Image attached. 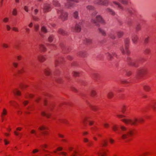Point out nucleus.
<instances>
[{
  "mask_svg": "<svg viewBox=\"0 0 156 156\" xmlns=\"http://www.w3.org/2000/svg\"><path fill=\"white\" fill-rule=\"evenodd\" d=\"M151 153L150 152H144L142 154L140 155L139 156H147L150 155Z\"/></svg>",
  "mask_w": 156,
  "mask_h": 156,
  "instance_id": "39",
  "label": "nucleus"
},
{
  "mask_svg": "<svg viewBox=\"0 0 156 156\" xmlns=\"http://www.w3.org/2000/svg\"><path fill=\"white\" fill-rule=\"evenodd\" d=\"M90 108L94 111H97L98 109V108L96 106L91 105L90 107Z\"/></svg>",
  "mask_w": 156,
  "mask_h": 156,
  "instance_id": "31",
  "label": "nucleus"
},
{
  "mask_svg": "<svg viewBox=\"0 0 156 156\" xmlns=\"http://www.w3.org/2000/svg\"><path fill=\"white\" fill-rule=\"evenodd\" d=\"M148 107H150L154 111H156V100L152 101L148 105Z\"/></svg>",
  "mask_w": 156,
  "mask_h": 156,
  "instance_id": "11",
  "label": "nucleus"
},
{
  "mask_svg": "<svg viewBox=\"0 0 156 156\" xmlns=\"http://www.w3.org/2000/svg\"><path fill=\"white\" fill-rule=\"evenodd\" d=\"M38 59L39 62H43L45 60V57L43 55H39L38 57Z\"/></svg>",
  "mask_w": 156,
  "mask_h": 156,
  "instance_id": "20",
  "label": "nucleus"
},
{
  "mask_svg": "<svg viewBox=\"0 0 156 156\" xmlns=\"http://www.w3.org/2000/svg\"><path fill=\"white\" fill-rule=\"evenodd\" d=\"M75 30L76 32H80L81 31V28L80 26L76 24L75 27Z\"/></svg>",
  "mask_w": 156,
  "mask_h": 156,
  "instance_id": "21",
  "label": "nucleus"
},
{
  "mask_svg": "<svg viewBox=\"0 0 156 156\" xmlns=\"http://www.w3.org/2000/svg\"><path fill=\"white\" fill-rule=\"evenodd\" d=\"M48 128L44 125L40 126L38 128V130L41 131L42 134L44 136H47L49 135V132L48 131Z\"/></svg>",
  "mask_w": 156,
  "mask_h": 156,
  "instance_id": "4",
  "label": "nucleus"
},
{
  "mask_svg": "<svg viewBox=\"0 0 156 156\" xmlns=\"http://www.w3.org/2000/svg\"><path fill=\"white\" fill-rule=\"evenodd\" d=\"M13 93L15 96H20L21 95V93L20 91L18 89L15 88L13 90Z\"/></svg>",
  "mask_w": 156,
  "mask_h": 156,
  "instance_id": "18",
  "label": "nucleus"
},
{
  "mask_svg": "<svg viewBox=\"0 0 156 156\" xmlns=\"http://www.w3.org/2000/svg\"><path fill=\"white\" fill-rule=\"evenodd\" d=\"M53 40V37L52 36H49L48 38V41L50 42H52Z\"/></svg>",
  "mask_w": 156,
  "mask_h": 156,
  "instance_id": "56",
  "label": "nucleus"
},
{
  "mask_svg": "<svg viewBox=\"0 0 156 156\" xmlns=\"http://www.w3.org/2000/svg\"><path fill=\"white\" fill-rule=\"evenodd\" d=\"M148 73L147 69L146 68H143L137 70L136 76L137 78L140 79L145 76Z\"/></svg>",
  "mask_w": 156,
  "mask_h": 156,
  "instance_id": "3",
  "label": "nucleus"
},
{
  "mask_svg": "<svg viewBox=\"0 0 156 156\" xmlns=\"http://www.w3.org/2000/svg\"><path fill=\"white\" fill-rule=\"evenodd\" d=\"M121 2L123 4H127L128 2L127 0H120Z\"/></svg>",
  "mask_w": 156,
  "mask_h": 156,
  "instance_id": "51",
  "label": "nucleus"
},
{
  "mask_svg": "<svg viewBox=\"0 0 156 156\" xmlns=\"http://www.w3.org/2000/svg\"><path fill=\"white\" fill-rule=\"evenodd\" d=\"M106 11L110 13V14L114 15H115V12L112 9L109 8H107L106 9Z\"/></svg>",
  "mask_w": 156,
  "mask_h": 156,
  "instance_id": "29",
  "label": "nucleus"
},
{
  "mask_svg": "<svg viewBox=\"0 0 156 156\" xmlns=\"http://www.w3.org/2000/svg\"><path fill=\"white\" fill-rule=\"evenodd\" d=\"M40 147L43 151H45L44 149L47 148L48 145L46 144H42L41 145Z\"/></svg>",
  "mask_w": 156,
  "mask_h": 156,
  "instance_id": "41",
  "label": "nucleus"
},
{
  "mask_svg": "<svg viewBox=\"0 0 156 156\" xmlns=\"http://www.w3.org/2000/svg\"><path fill=\"white\" fill-rule=\"evenodd\" d=\"M91 22L94 24H96L97 22H99L103 24H105L104 20L100 15H98L96 17V20L92 19Z\"/></svg>",
  "mask_w": 156,
  "mask_h": 156,
  "instance_id": "6",
  "label": "nucleus"
},
{
  "mask_svg": "<svg viewBox=\"0 0 156 156\" xmlns=\"http://www.w3.org/2000/svg\"><path fill=\"white\" fill-rule=\"evenodd\" d=\"M4 141L5 143V145H7V144H9V142L6 139H5L4 140Z\"/></svg>",
  "mask_w": 156,
  "mask_h": 156,
  "instance_id": "60",
  "label": "nucleus"
},
{
  "mask_svg": "<svg viewBox=\"0 0 156 156\" xmlns=\"http://www.w3.org/2000/svg\"><path fill=\"white\" fill-rule=\"evenodd\" d=\"M101 147H105L108 145V142L106 140H104L103 142L102 143Z\"/></svg>",
  "mask_w": 156,
  "mask_h": 156,
  "instance_id": "28",
  "label": "nucleus"
},
{
  "mask_svg": "<svg viewBox=\"0 0 156 156\" xmlns=\"http://www.w3.org/2000/svg\"><path fill=\"white\" fill-rule=\"evenodd\" d=\"M125 49L126 51V53L129 55L130 54L129 51L128 50L129 48V40L128 39H126L125 41Z\"/></svg>",
  "mask_w": 156,
  "mask_h": 156,
  "instance_id": "15",
  "label": "nucleus"
},
{
  "mask_svg": "<svg viewBox=\"0 0 156 156\" xmlns=\"http://www.w3.org/2000/svg\"><path fill=\"white\" fill-rule=\"evenodd\" d=\"M94 3L95 4H97L100 5H107L108 4V0H95L94 1Z\"/></svg>",
  "mask_w": 156,
  "mask_h": 156,
  "instance_id": "9",
  "label": "nucleus"
},
{
  "mask_svg": "<svg viewBox=\"0 0 156 156\" xmlns=\"http://www.w3.org/2000/svg\"><path fill=\"white\" fill-rule=\"evenodd\" d=\"M51 10V7L50 4H47L45 5L43 8V12L46 13L49 12Z\"/></svg>",
  "mask_w": 156,
  "mask_h": 156,
  "instance_id": "13",
  "label": "nucleus"
},
{
  "mask_svg": "<svg viewBox=\"0 0 156 156\" xmlns=\"http://www.w3.org/2000/svg\"><path fill=\"white\" fill-rule=\"evenodd\" d=\"M40 49L42 51H46V48L43 45H41L40 47Z\"/></svg>",
  "mask_w": 156,
  "mask_h": 156,
  "instance_id": "43",
  "label": "nucleus"
},
{
  "mask_svg": "<svg viewBox=\"0 0 156 156\" xmlns=\"http://www.w3.org/2000/svg\"><path fill=\"white\" fill-rule=\"evenodd\" d=\"M58 154L59 155H62L65 156H67L68 155V154L67 153L63 151L60 152Z\"/></svg>",
  "mask_w": 156,
  "mask_h": 156,
  "instance_id": "52",
  "label": "nucleus"
},
{
  "mask_svg": "<svg viewBox=\"0 0 156 156\" xmlns=\"http://www.w3.org/2000/svg\"><path fill=\"white\" fill-rule=\"evenodd\" d=\"M132 40L134 43H135L138 40V37L137 36H135L133 37L132 38Z\"/></svg>",
  "mask_w": 156,
  "mask_h": 156,
  "instance_id": "45",
  "label": "nucleus"
},
{
  "mask_svg": "<svg viewBox=\"0 0 156 156\" xmlns=\"http://www.w3.org/2000/svg\"><path fill=\"white\" fill-rule=\"evenodd\" d=\"M9 103L10 105L16 108H18L19 107L18 104L14 101H9Z\"/></svg>",
  "mask_w": 156,
  "mask_h": 156,
  "instance_id": "16",
  "label": "nucleus"
},
{
  "mask_svg": "<svg viewBox=\"0 0 156 156\" xmlns=\"http://www.w3.org/2000/svg\"><path fill=\"white\" fill-rule=\"evenodd\" d=\"M41 115L42 116H46L47 118H49L50 117V114H46L45 112H41Z\"/></svg>",
  "mask_w": 156,
  "mask_h": 156,
  "instance_id": "26",
  "label": "nucleus"
},
{
  "mask_svg": "<svg viewBox=\"0 0 156 156\" xmlns=\"http://www.w3.org/2000/svg\"><path fill=\"white\" fill-rule=\"evenodd\" d=\"M108 151L107 149L100 150L98 153V156H107Z\"/></svg>",
  "mask_w": 156,
  "mask_h": 156,
  "instance_id": "10",
  "label": "nucleus"
},
{
  "mask_svg": "<svg viewBox=\"0 0 156 156\" xmlns=\"http://www.w3.org/2000/svg\"><path fill=\"white\" fill-rule=\"evenodd\" d=\"M58 33L59 34L64 35L66 34L65 31L62 29H60L58 30Z\"/></svg>",
  "mask_w": 156,
  "mask_h": 156,
  "instance_id": "42",
  "label": "nucleus"
},
{
  "mask_svg": "<svg viewBox=\"0 0 156 156\" xmlns=\"http://www.w3.org/2000/svg\"><path fill=\"white\" fill-rule=\"evenodd\" d=\"M32 19L34 21H38L39 20V18L36 16H32Z\"/></svg>",
  "mask_w": 156,
  "mask_h": 156,
  "instance_id": "58",
  "label": "nucleus"
},
{
  "mask_svg": "<svg viewBox=\"0 0 156 156\" xmlns=\"http://www.w3.org/2000/svg\"><path fill=\"white\" fill-rule=\"evenodd\" d=\"M122 122L126 125H130L131 126H136L138 123L142 122H144V119L142 118L139 119L134 118L133 119H124L122 120Z\"/></svg>",
  "mask_w": 156,
  "mask_h": 156,
  "instance_id": "1",
  "label": "nucleus"
},
{
  "mask_svg": "<svg viewBox=\"0 0 156 156\" xmlns=\"http://www.w3.org/2000/svg\"><path fill=\"white\" fill-rule=\"evenodd\" d=\"M87 9L91 10L93 9L94 7L91 5H88L87 7Z\"/></svg>",
  "mask_w": 156,
  "mask_h": 156,
  "instance_id": "61",
  "label": "nucleus"
},
{
  "mask_svg": "<svg viewBox=\"0 0 156 156\" xmlns=\"http://www.w3.org/2000/svg\"><path fill=\"white\" fill-rule=\"evenodd\" d=\"M94 145V142L92 141L89 140L87 144V145L89 147H92Z\"/></svg>",
  "mask_w": 156,
  "mask_h": 156,
  "instance_id": "34",
  "label": "nucleus"
},
{
  "mask_svg": "<svg viewBox=\"0 0 156 156\" xmlns=\"http://www.w3.org/2000/svg\"><path fill=\"white\" fill-rule=\"evenodd\" d=\"M90 119V117H86L83 121V124L86 126L87 125V122H89V124L90 126L93 125L94 122V121H91L89 119Z\"/></svg>",
  "mask_w": 156,
  "mask_h": 156,
  "instance_id": "8",
  "label": "nucleus"
},
{
  "mask_svg": "<svg viewBox=\"0 0 156 156\" xmlns=\"http://www.w3.org/2000/svg\"><path fill=\"white\" fill-rule=\"evenodd\" d=\"M99 32L102 34V35L103 36H105L106 35V33L105 32V31L103 30H102L100 28H99Z\"/></svg>",
  "mask_w": 156,
  "mask_h": 156,
  "instance_id": "50",
  "label": "nucleus"
},
{
  "mask_svg": "<svg viewBox=\"0 0 156 156\" xmlns=\"http://www.w3.org/2000/svg\"><path fill=\"white\" fill-rule=\"evenodd\" d=\"M141 62V60L138 59L135 62H132L131 61L130 58H127V62L128 65L131 66H133L135 67H138L139 64Z\"/></svg>",
  "mask_w": 156,
  "mask_h": 156,
  "instance_id": "5",
  "label": "nucleus"
},
{
  "mask_svg": "<svg viewBox=\"0 0 156 156\" xmlns=\"http://www.w3.org/2000/svg\"><path fill=\"white\" fill-rule=\"evenodd\" d=\"M89 134V133L87 131H83L82 133V135L83 136H85L88 135Z\"/></svg>",
  "mask_w": 156,
  "mask_h": 156,
  "instance_id": "47",
  "label": "nucleus"
},
{
  "mask_svg": "<svg viewBox=\"0 0 156 156\" xmlns=\"http://www.w3.org/2000/svg\"><path fill=\"white\" fill-rule=\"evenodd\" d=\"M34 109V107L33 105H29L27 108V110L30 112L33 111Z\"/></svg>",
  "mask_w": 156,
  "mask_h": 156,
  "instance_id": "25",
  "label": "nucleus"
},
{
  "mask_svg": "<svg viewBox=\"0 0 156 156\" xmlns=\"http://www.w3.org/2000/svg\"><path fill=\"white\" fill-rule=\"evenodd\" d=\"M120 129H121V131L122 132L126 131L127 130V128L126 127H125L123 126H121L120 127Z\"/></svg>",
  "mask_w": 156,
  "mask_h": 156,
  "instance_id": "40",
  "label": "nucleus"
},
{
  "mask_svg": "<svg viewBox=\"0 0 156 156\" xmlns=\"http://www.w3.org/2000/svg\"><path fill=\"white\" fill-rule=\"evenodd\" d=\"M34 97V94L28 93L24 95L25 98L26 99L32 98Z\"/></svg>",
  "mask_w": 156,
  "mask_h": 156,
  "instance_id": "19",
  "label": "nucleus"
},
{
  "mask_svg": "<svg viewBox=\"0 0 156 156\" xmlns=\"http://www.w3.org/2000/svg\"><path fill=\"white\" fill-rule=\"evenodd\" d=\"M30 133L31 134H34L35 136H36L37 135L36 131L34 129H32L31 130Z\"/></svg>",
  "mask_w": 156,
  "mask_h": 156,
  "instance_id": "46",
  "label": "nucleus"
},
{
  "mask_svg": "<svg viewBox=\"0 0 156 156\" xmlns=\"http://www.w3.org/2000/svg\"><path fill=\"white\" fill-rule=\"evenodd\" d=\"M80 73H79L77 72H73V76L74 77H77L79 76Z\"/></svg>",
  "mask_w": 156,
  "mask_h": 156,
  "instance_id": "53",
  "label": "nucleus"
},
{
  "mask_svg": "<svg viewBox=\"0 0 156 156\" xmlns=\"http://www.w3.org/2000/svg\"><path fill=\"white\" fill-rule=\"evenodd\" d=\"M116 117L119 119H122L125 117V116L122 115H116Z\"/></svg>",
  "mask_w": 156,
  "mask_h": 156,
  "instance_id": "55",
  "label": "nucleus"
},
{
  "mask_svg": "<svg viewBox=\"0 0 156 156\" xmlns=\"http://www.w3.org/2000/svg\"><path fill=\"white\" fill-rule=\"evenodd\" d=\"M112 128L113 131L116 132L117 133L119 134L121 133L120 131H119V127L118 125H114L112 127Z\"/></svg>",
  "mask_w": 156,
  "mask_h": 156,
  "instance_id": "14",
  "label": "nucleus"
},
{
  "mask_svg": "<svg viewBox=\"0 0 156 156\" xmlns=\"http://www.w3.org/2000/svg\"><path fill=\"white\" fill-rule=\"evenodd\" d=\"M96 94V91L94 90H92L91 91V96L92 97L95 96Z\"/></svg>",
  "mask_w": 156,
  "mask_h": 156,
  "instance_id": "48",
  "label": "nucleus"
},
{
  "mask_svg": "<svg viewBox=\"0 0 156 156\" xmlns=\"http://www.w3.org/2000/svg\"><path fill=\"white\" fill-rule=\"evenodd\" d=\"M19 87L22 90L27 88L28 87V86L21 83L20 84Z\"/></svg>",
  "mask_w": 156,
  "mask_h": 156,
  "instance_id": "22",
  "label": "nucleus"
},
{
  "mask_svg": "<svg viewBox=\"0 0 156 156\" xmlns=\"http://www.w3.org/2000/svg\"><path fill=\"white\" fill-rule=\"evenodd\" d=\"M114 95V94L112 92H110L108 93L107 97L109 99H111L113 97Z\"/></svg>",
  "mask_w": 156,
  "mask_h": 156,
  "instance_id": "24",
  "label": "nucleus"
},
{
  "mask_svg": "<svg viewBox=\"0 0 156 156\" xmlns=\"http://www.w3.org/2000/svg\"><path fill=\"white\" fill-rule=\"evenodd\" d=\"M89 140V139L87 138H84L83 140V141L84 143H87L88 142Z\"/></svg>",
  "mask_w": 156,
  "mask_h": 156,
  "instance_id": "54",
  "label": "nucleus"
},
{
  "mask_svg": "<svg viewBox=\"0 0 156 156\" xmlns=\"http://www.w3.org/2000/svg\"><path fill=\"white\" fill-rule=\"evenodd\" d=\"M44 73L46 75L48 76L50 73L51 72L50 69L48 68H47L45 69Z\"/></svg>",
  "mask_w": 156,
  "mask_h": 156,
  "instance_id": "30",
  "label": "nucleus"
},
{
  "mask_svg": "<svg viewBox=\"0 0 156 156\" xmlns=\"http://www.w3.org/2000/svg\"><path fill=\"white\" fill-rule=\"evenodd\" d=\"M58 136L60 138H64L65 137L62 134L58 133Z\"/></svg>",
  "mask_w": 156,
  "mask_h": 156,
  "instance_id": "63",
  "label": "nucleus"
},
{
  "mask_svg": "<svg viewBox=\"0 0 156 156\" xmlns=\"http://www.w3.org/2000/svg\"><path fill=\"white\" fill-rule=\"evenodd\" d=\"M73 16L75 18H76L78 17V12L75 11L73 14Z\"/></svg>",
  "mask_w": 156,
  "mask_h": 156,
  "instance_id": "57",
  "label": "nucleus"
},
{
  "mask_svg": "<svg viewBox=\"0 0 156 156\" xmlns=\"http://www.w3.org/2000/svg\"><path fill=\"white\" fill-rule=\"evenodd\" d=\"M136 133V131L135 129H130L126 133L122 134L121 136V138L123 140L126 139L128 141H130L132 139L131 137L133 136Z\"/></svg>",
  "mask_w": 156,
  "mask_h": 156,
  "instance_id": "2",
  "label": "nucleus"
},
{
  "mask_svg": "<svg viewBox=\"0 0 156 156\" xmlns=\"http://www.w3.org/2000/svg\"><path fill=\"white\" fill-rule=\"evenodd\" d=\"M39 28V27L38 24L35 25L34 27V30L36 31H37L38 30Z\"/></svg>",
  "mask_w": 156,
  "mask_h": 156,
  "instance_id": "49",
  "label": "nucleus"
},
{
  "mask_svg": "<svg viewBox=\"0 0 156 156\" xmlns=\"http://www.w3.org/2000/svg\"><path fill=\"white\" fill-rule=\"evenodd\" d=\"M1 45L3 48H8L9 47V45L5 43H2Z\"/></svg>",
  "mask_w": 156,
  "mask_h": 156,
  "instance_id": "27",
  "label": "nucleus"
},
{
  "mask_svg": "<svg viewBox=\"0 0 156 156\" xmlns=\"http://www.w3.org/2000/svg\"><path fill=\"white\" fill-rule=\"evenodd\" d=\"M57 12L58 14H61L60 16L62 20L64 21L67 19L68 13L67 12H63L62 10H58Z\"/></svg>",
  "mask_w": 156,
  "mask_h": 156,
  "instance_id": "7",
  "label": "nucleus"
},
{
  "mask_svg": "<svg viewBox=\"0 0 156 156\" xmlns=\"http://www.w3.org/2000/svg\"><path fill=\"white\" fill-rule=\"evenodd\" d=\"M12 14L13 15L16 16L17 15V11L16 9H14L12 12Z\"/></svg>",
  "mask_w": 156,
  "mask_h": 156,
  "instance_id": "62",
  "label": "nucleus"
},
{
  "mask_svg": "<svg viewBox=\"0 0 156 156\" xmlns=\"http://www.w3.org/2000/svg\"><path fill=\"white\" fill-rule=\"evenodd\" d=\"M29 102L28 101L26 100L23 102V104L24 106H26L28 104Z\"/></svg>",
  "mask_w": 156,
  "mask_h": 156,
  "instance_id": "59",
  "label": "nucleus"
},
{
  "mask_svg": "<svg viewBox=\"0 0 156 156\" xmlns=\"http://www.w3.org/2000/svg\"><path fill=\"white\" fill-rule=\"evenodd\" d=\"M7 110L5 108L3 109L1 115L5 116L6 115H7Z\"/></svg>",
  "mask_w": 156,
  "mask_h": 156,
  "instance_id": "37",
  "label": "nucleus"
},
{
  "mask_svg": "<svg viewBox=\"0 0 156 156\" xmlns=\"http://www.w3.org/2000/svg\"><path fill=\"white\" fill-rule=\"evenodd\" d=\"M143 90L145 92H149L151 90V87L147 85H144L143 87Z\"/></svg>",
  "mask_w": 156,
  "mask_h": 156,
  "instance_id": "17",
  "label": "nucleus"
},
{
  "mask_svg": "<svg viewBox=\"0 0 156 156\" xmlns=\"http://www.w3.org/2000/svg\"><path fill=\"white\" fill-rule=\"evenodd\" d=\"M124 34L123 33L122 31H119L117 33V35L119 38L121 37H122Z\"/></svg>",
  "mask_w": 156,
  "mask_h": 156,
  "instance_id": "44",
  "label": "nucleus"
},
{
  "mask_svg": "<svg viewBox=\"0 0 156 156\" xmlns=\"http://www.w3.org/2000/svg\"><path fill=\"white\" fill-rule=\"evenodd\" d=\"M56 122L57 123H62L69 125V124L68 120L66 119H59L57 120Z\"/></svg>",
  "mask_w": 156,
  "mask_h": 156,
  "instance_id": "12",
  "label": "nucleus"
},
{
  "mask_svg": "<svg viewBox=\"0 0 156 156\" xmlns=\"http://www.w3.org/2000/svg\"><path fill=\"white\" fill-rule=\"evenodd\" d=\"M53 4L54 5L56 6L59 7L60 6V4L58 2V1H53Z\"/></svg>",
  "mask_w": 156,
  "mask_h": 156,
  "instance_id": "36",
  "label": "nucleus"
},
{
  "mask_svg": "<svg viewBox=\"0 0 156 156\" xmlns=\"http://www.w3.org/2000/svg\"><path fill=\"white\" fill-rule=\"evenodd\" d=\"M92 42V40L90 39H86L84 40V43L86 44H90Z\"/></svg>",
  "mask_w": 156,
  "mask_h": 156,
  "instance_id": "35",
  "label": "nucleus"
},
{
  "mask_svg": "<svg viewBox=\"0 0 156 156\" xmlns=\"http://www.w3.org/2000/svg\"><path fill=\"white\" fill-rule=\"evenodd\" d=\"M150 50L149 49H147L144 51V53L146 54H148L150 53Z\"/></svg>",
  "mask_w": 156,
  "mask_h": 156,
  "instance_id": "64",
  "label": "nucleus"
},
{
  "mask_svg": "<svg viewBox=\"0 0 156 156\" xmlns=\"http://www.w3.org/2000/svg\"><path fill=\"white\" fill-rule=\"evenodd\" d=\"M41 30L44 33H46L48 32L46 28L44 26H43L41 27Z\"/></svg>",
  "mask_w": 156,
  "mask_h": 156,
  "instance_id": "32",
  "label": "nucleus"
},
{
  "mask_svg": "<svg viewBox=\"0 0 156 156\" xmlns=\"http://www.w3.org/2000/svg\"><path fill=\"white\" fill-rule=\"evenodd\" d=\"M126 109L127 107L125 105L123 106L121 109V111L122 112L123 114L125 113L126 111Z\"/></svg>",
  "mask_w": 156,
  "mask_h": 156,
  "instance_id": "33",
  "label": "nucleus"
},
{
  "mask_svg": "<svg viewBox=\"0 0 156 156\" xmlns=\"http://www.w3.org/2000/svg\"><path fill=\"white\" fill-rule=\"evenodd\" d=\"M19 66V63L17 62H14L12 63V67L16 69Z\"/></svg>",
  "mask_w": 156,
  "mask_h": 156,
  "instance_id": "23",
  "label": "nucleus"
},
{
  "mask_svg": "<svg viewBox=\"0 0 156 156\" xmlns=\"http://www.w3.org/2000/svg\"><path fill=\"white\" fill-rule=\"evenodd\" d=\"M18 73L19 74H21L24 73L25 72V69L24 68H22L18 70Z\"/></svg>",
  "mask_w": 156,
  "mask_h": 156,
  "instance_id": "38",
  "label": "nucleus"
}]
</instances>
